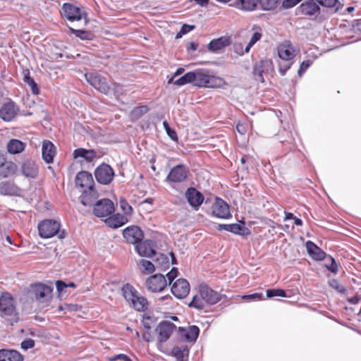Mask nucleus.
<instances>
[{
  "mask_svg": "<svg viewBox=\"0 0 361 361\" xmlns=\"http://www.w3.org/2000/svg\"><path fill=\"white\" fill-rule=\"evenodd\" d=\"M30 292L35 299L39 302L49 301L52 297V288L42 283L32 286Z\"/></svg>",
  "mask_w": 361,
  "mask_h": 361,
  "instance_id": "7",
  "label": "nucleus"
},
{
  "mask_svg": "<svg viewBox=\"0 0 361 361\" xmlns=\"http://www.w3.org/2000/svg\"><path fill=\"white\" fill-rule=\"evenodd\" d=\"M75 159L82 158L88 162H92L94 159H99L100 154L93 149H85L84 148H79L73 152Z\"/></svg>",
  "mask_w": 361,
  "mask_h": 361,
  "instance_id": "22",
  "label": "nucleus"
},
{
  "mask_svg": "<svg viewBox=\"0 0 361 361\" xmlns=\"http://www.w3.org/2000/svg\"><path fill=\"white\" fill-rule=\"evenodd\" d=\"M302 14L313 16L319 13L320 8L314 0H307L298 8Z\"/></svg>",
  "mask_w": 361,
  "mask_h": 361,
  "instance_id": "25",
  "label": "nucleus"
},
{
  "mask_svg": "<svg viewBox=\"0 0 361 361\" xmlns=\"http://www.w3.org/2000/svg\"><path fill=\"white\" fill-rule=\"evenodd\" d=\"M163 125L164 126V128L168 134V135L173 140H177V135L175 130H172L169 123L165 121L163 122Z\"/></svg>",
  "mask_w": 361,
  "mask_h": 361,
  "instance_id": "48",
  "label": "nucleus"
},
{
  "mask_svg": "<svg viewBox=\"0 0 361 361\" xmlns=\"http://www.w3.org/2000/svg\"><path fill=\"white\" fill-rule=\"evenodd\" d=\"M61 15L70 21H78L84 18V25L87 23L85 13L71 4L66 3L63 5Z\"/></svg>",
  "mask_w": 361,
  "mask_h": 361,
  "instance_id": "4",
  "label": "nucleus"
},
{
  "mask_svg": "<svg viewBox=\"0 0 361 361\" xmlns=\"http://www.w3.org/2000/svg\"><path fill=\"white\" fill-rule=\"evenodd\" d=\"M71 32L74 34L76 37H80L82 39H90V34L82 30H75L73 28H70Z\"/></svg>",
  "mask_w": 361,
  "mask_h": 361,
  "instance_id": "47",
  "label": "nucleus"
},
{
  "mask_svg": "<svg viewBox=\"0 0 361 361\" xmlns=\"http://www.w3.org/2000/svg\"><path fill=\"white\" fill-rule=\"evenodd\" d=\"M236 130L242 135H243L246 131L245 126L242 123L237 124Z\"/></svg>",
  "mask_w": 361,
  "mask_h": 361,
  "instance_id": "62",
  "label": "nucleus"
},
{
  "mask_svg": "<svg viewBox=\"0 0 361 361\" xmlns=\"http://www.w3.org/2000/svg\"><path fill=\"white\" fill-rule=\"evenodd\" d=\"M157 262L163 268H166L169 266V262L167 257L164 255H161V259H157Z\"/></svg>",
  "mask_w": 361,
  "mask_h": 361,
  "instance_id": "55",
  "label": "nucleus"
},
{
  "mask_svg": "<svg viewBox=\"0 0 361 361\" xmlns=\"http://www.w3.org/2000/svg\"><path fill=\"white\" fill-rule=\"evenodd\" d=\"M193 72H188L183 76L176 80L173 83L176 85L181 86L188 83L193 82Z\"/></svg>",
  "mask_w": 361,
  "mask_h": 361,
  "instance_id": "41",
  "label": "nucleus"
},
{
  "mask_svg": "<svg viewBox=\"0 0 361 361\" xmlns=\"http://www.w3.org/2000/svg\"><path fill=\"white\" fill-rule=\"evenodd\" d=\"M56 289L59 292H61L65 288H67L66 283L62 281H57L56 283Z\"/></svg>",
  "mask_w": 361,
  "mask_h": 361,
  "instance_id": "60",
  "label": "nucleus"
},
{
  "mask_svg": "<svg viewBox=\"0 0 361 361\" xmlns=\"http://www.w3.org/2000/svg\"><path fill=\"white\" fill-rule=\"evenodd\" d=\"M178 269L176 268H173L167 274L166 276L169 281V284L171 283L172 281L177 276Z\"/></svg>",
  "mask_w": 361,
  "mask_h": 361,
  "instance_id": "56",
  "label": "nucleus"
},
{
  "mask_svg": "<svg viewBox=\"0 0 361 361\" xmlns=\"http://www.w3.org/2000/svg\"><path fill=\"white\" fill-rule=\"evenodd\" d=\"M17 107L13 102L5 103L0 109V117L6 121H11L17 114Z\"/></svg>",
  "mask_w": 361,
  "mask_h": 361,
  "instance_id": "21",
  "label": "nucleus"
},
{
  "mask_svg": "<svg viewBox=\"0 0 361 361\" xmlns=\"http://www.w3.org/2000/svg\"><path fill=\"white\" fill-rule=\"evenodd\" d=\"M176 328V325L169 321L161 322L157 329L159 332V341L160 342H165L167 341Z\"/></svg>",
  "mask_w": 361,
  "mask_h": 361,
  "instance_id": "18",
  "label": "nucleus"
},
{
  "mask_svg": "<svg viewBox=\"0 0 361 361\" xmlns=\"http://www.w3.org/2000/svg\"><path fill=\"white\" fill-rule=\"evenodd\" d=\"M93 211L97 217L104 218L113 214L115 207L112 201L109 199H102L94 204Z\"/></svg>",
  "mask_w": 361,
  "mask_h": 361,
  "instance_id": "8",
  "label": "nucleus"
},
{
  "mask_svg": "<svg viewBox=\"0 0 361 361\" xmlns=\"http://www.w3.org/2000/svg\"><path fill=\"white\" fill-rule=\"evenodd\" d=\"M201 290V295L204 298L206 305H214L218 302L221 300L220 295L213 290L206 284H200L199 286Z\"/></svg>",
  "mask_w": 361,
  "mask_h": 361,
  "instance_id": "16",
  "label": "nucleus"
},
{
  "mask_svg": "<svg viewBox=\"0 0 361 361\" xmlns=\"http://www.w3.org/2000/svg\"><path fill=\"white\" fill-rule=\"evenodd\" d=\"M306 248L309 255L315 260H322L326 258V253L312 241L306 243Z\"/></svg>",
  "mask_w": 361,
  "mask_h": 361,
  "instance_id": "28",
  "label": "nucleus"
},
{
  "mask_svg": "<svg viewBox=\"0 0 361 361\" xmlns=\"http://www.w3.org/2000/svg\"><path fill=\"white\" fill-rule=\"evenodd\" d=\"M204 300V298L201 295V290L200 287H198V293L193 296L192 301L189 303V306L197 310H203L207 306Z\"/></svg>",
  "mask_w": 361,
  "mask_h": 361,
  "instance_id": "37",
  "label": "nucleus"
},
{
  "mask_svg": "<svg viewBox=\"0 0 361 361\" xmlns=\"http://www.w3.org/2000/svg\"><path fill=\"white\" fill-rule=\"evenodd\" d=\"M23 81L26 82L31 88L32 93L37 94L39 92V89L37 87V83L34 81V80L30 75V71L28 70H24L23 71Z\"/></svg>",
  "mask_w": 361,
  "mask_h": 361,
  "instance_id": "39",
  "label": "nucleus"
},
{
  "mask_svg": "<svg viewBox=\"0 0 361 361\" xmlns=\"http://www.w3.org/2000/svg\"><path fill=\"white\" fill-rule=\"evenodd\" d=\"M192 72L194 85L199 87L218 88L225 84L224 79L210 75L207 70L200 69Z\"/></svg>",
  "mask_w": 361,
  "mask_h": 361,
  "instance_id": "1",
  "label": "nucleus"
},
{
  "mask_svg": "<svg viewBox=\"0 0 361 361\" xmlns=\"http://www.w3.org/2000/svg\"><path fill=\"white\" fill-rule=\"evenodd\" d=\"M23 356L14 350H0V361H22Z\"/></svg>",
  "mask_w": 361,
  "mask_h": 361,
  "instance_id": "33",
  "label": "nucleus"
},
{
  "mask_svg": "<svg viewBox=\"0 0 361 361\" xmlns=\"http://www.w3.org/2000/svg\"><path fill=\"white\" fill-rule=\"evenodd\" d=\"M148 107L147 106H141L135 108L131 112V116L137 119L141 117L143 114H146L148 111Z\"/></svg>",
  "mask_w": 361,
  "mask_h": 361,
  "instance_id": "42",
  "label": "nucleus"
},
{
  "mask_svg": "<svg viewBox=\"0 0 361 361\" xmlns=\"http://www.w3.org/2000/svg\"><path fill=\"white\" fill-rule=\"evenodd\" d=\"M87 81L95 89L104 94L109 92L110 87L106 79L98 74L87 73L85 75Z\"/></svg>",
  "mask_w": 361,
  "mask_h": 361,
  "instance_id": "11",
  "label": "nucleus"
},
{
  "mask_svg": "<svg viewBox=\"0 0 361 361\" xmlns=\"http://www.w3.org/2000/svg\"><path fill=\"white\" fill-rule=\"evenodd\" d=\"M65 309H67V311L70 312L77 311L78 310V306L72 304H65Z\"/></svg>",
  "mask_w": 361,
  "mask_h": 361,
  "instance_id": "61",
  "label": "nucleus"
},
{
  "mask_svg": "<svg viewBox=\"0 0 361 361\" xmlns=\"http://www.w3.org/2000/svg\"><path fill=\"white\" fill-rule=\"evenodd\" d=\"M42 158L46 163L53 162L56 155V148L53 143L49 140H44L42 147Z\"/></svg>",
  "mask_w": 361,
  "mask_h": 361,
  "instance_id": "23",
  "label": "nucleus"
},
{
  "mask_svg": "<svg viewBox=\"0 0 361 361\" xmlns=\"http://www.w3.org/2000/svg\"><path fill=\"white\" fill-rule=\"evenodd\" d=\"M235 51L239 55H243L244 53H245V51H243L240 44H235Z\"/></svg>",
  "mask_w": 361,
  "mask_h": 361,
  "instance_id": "63",
  "label": "nucleus"
},
{
  "mask_svg": "<svg viewBox=\"0 0 361 361\" xmlns=\"http://www.w3.org/2000/svg\"><path fill=\"white\" fill-rule=\"evenodd\" d=\"M220 227L227 231L239 235H245L246 233L245 231H247V228L245 226L238 224H224L220 225Z\"/></svg>",
  "mask_w": 361,
  "mask_h": 361,
  "instance_id": "38",
  "label": "nucleus"
},
{
  "mask_svg": "<svg viewBox=\"0 0 361 361\" xmlns=\"http://www.w3.org/2000/svg\"><path fill=\"white\" fill-rule=\"evenodd\" d=\"M212 214L221 219H228L231 216L229 206L224 200L217 198L212 205Z\"/></svg>",
  "mask_w": 361,
  "mask_h": 361,
  "instance_id": "17",
  "label": "nucleus"
},
{
  "mask_svg": "<svg viewBox=\"0 0 361 361\" xmlns=\"http://www.w3.org/2000/svg\"><path fill=\"white\" fill-rule=\"evenodd\" d=\"M262 298V293H254L250 295H245L243 296V299H249V300H261Z\"/></svg>",
  "mask_w": 361,
  "mask_h": 361,
  "instance_id": "58",
  "label": "nucleus"
},
{
  "mask_svg": "<svg viewBox=\"0 0 361 361\" xmlns=\"http://www.w3.org/2000/svg\"><path fill=\"white\" fill-rule=\"evenodd\" d=\"M92 176L87 171L79 172L75 177L76 186L89 188L92 187Z\"/></svg>",
  "mask_w": 361,
  "mask_h": 361,
  "instance_id": "26",
  "label": "nucleus"
},
{
  "mask_svg": "<svg viewBox=\"0 0 361 361\" xmlns=\"http://www.w3.org/2000/svg\"><path fill=\"white\" fill-rule=\"evenodd\" d=\"M264 10H271L276 6L277 0H259L258 2Z\"/></svg>",
  "mask_w": 361,
  "mask_h": 361,
  "instance_id": "43",
  "label": "nucleus"
},
{
  "mask_svg": "<svg viewBox=\"0 0 361 361\" xmlns=\"http://www.w3.org/2000/svg\"><path fill=\"white\" fill-rule=\"evenodd\" d=\"M123 235L128 243L135 245L144 237L142 231L137 226H131L125 228L123 231Z\"/></svg>",
  "mask_w": 361,
  "mask_h": 361,
  "instance_id": "12",
  "label": "nucleus"
},
{
  "mask_svg": "<svg viewBox=\"0 0 361 361\" xmlns=\"http://www.w3.org/2000/svg\"><path fill=\"white\" fill-rule=\"evenodd\" d=\"M120 206L125 214L128 215L132 212L131 206L124 200H120Z\"/></svg>",
  "mask_w": 361,
  "mask_h": 361,
  "instance_id": "51",
  "label": "nucleus"
},
{
  "mask_svg": "<svg viewBox=\"0 0 361 361\" xmlns=\"http://www.w3.org/2000/svg\"><path fill=\"white\" fill-rule=\"evenodd\" d=\"M20 189L11 181H3L0 183V194L3 195H18Z\"/></svg>",
  "mask_w": 361,
  "mask_h": 361,
  "instance_id": "27",
  "label": "nucleus"
},
{
  "mask_svg": "<svg viewBox=\"0 0 361 361\" xmlns=\"http://www.w3.org/2000/svg\"><path fill=\"white\" fill-rule=\"evenodd\" d=\"M255 31L252 34L249 43L246 46L245 49V52L247 53L249 52L250 48L257 42L259 41L262 37V31L261 29L257 27L255 29Z\"/></svg>",
  "mask_w": 361,
  "mask_h": 361,
  "instance_id": "40",
  "label": "nucleus"
},
{
  "mask_svg": "<svg viewBox=\"0 0 361 361\" xmlns=\"http://www.w3.org/2000/svg\"><path fill=\"white\" fill-rule=\"evenodd\" d=\"M185 196L189 204L194 208H198L204 200V197L200 192L194 188H188Z\"/></svg>",
  "mask_w": 361,
  "mask_h": 361,
  "instance_id": "19",
  "label": "nucleus"
},
{
  "mask_svg": "<svg viewBox=\"0 0 361 361\" xmlns=\"http://www.w3.org/2000/svg\"><path fill=\"white\" fill-rule=\"evenodd\" d=\"M195 27V25H190L184 24L180 29L181 33L186 34V33L190 32L191 30H194Z\"/></svg>",
  "mask_w": 361,
  "mask_h": 361,
  "instance_id": "59",
  "label": "nucleus"
},
{
  "mask_svg": "<svg viewBox=\"0 0 361 361\" xmlns=\"http://www.w3.org/2000/svg\"><path fill=\"white\" fill-rule=\"evenodd\" d=\"M60 223L51 219L42 221L38 226L39 234L42 238H49L59 233Z\"/></svg>",
  "mask_w": 361,
  "mask_h": 361,
  "instance_id": "5",
  "label": "nucleus"
},
{
  "mask_svg": "<svg viewBox=\"0 0 361 361\" xmlns=\"http://www.w3.org/2000/svg\"><path fill=\"white\" fill-rule=\"evenodd\" d=\"M312 61L311 60H307L302 62L300 64V68L298 71V75L302 76V74L305 72V71L310 66Z\"/></svg>",
  "mask_w": 361,
  "mask_h": 361,
  "instance_id": "50",
  "label": "nucleus"
},
{
  "mask_svg": "<svg viewBox=\"0 0 361 361\" xmlns=\"http://www.w3.org/2000/svg\"><path fill=\"white\" fill-rule=\"evenodd\" d=\"M360 298L358 296H355L350 299V302L353 304H357L360 302Z\"/></svg>",
  "mask_w": 361,
  "mask_h": 361,
  "instance_id": "64",
  "label": "nucleus"
},
{
  "mask_svg": "<svg viewBox=\"0 0 361 361\" xmlns=\"http://www.w3.org/2000/svg\"><path fill=\"white\" fill-rule=\"evenodd\" d=\"M266 293L267 298H273L275 296L286 297V292L282 289H268Z\"/></svg>",
  "mask_w": 361,
  "mask_h": 361,
  "instance_id": "45",
  "label": "nucleus"
},
{
  "mask_svg": "<svg viewBox=\"0 0 361 361\" xmlns=\"http://www.w3.org/2000/svg\"><path fill=\"white\" fill-rule=\"evenodd\" d=\"M97 192L93 186L85 190L80 196V202L85 206H90L96 202Z\"/></svg>",
  "mask_w": 361,
  "mask_h": 361,
  "instance_id": "30",
  "label": "nucleus"
},
{
  "mask_svg": "<svg viewBox=\"0 0 361 361\" xmlns=\"http://www.w3.org/2000/svg\"><path fill=\"white\" fill-rule=\"evenodd\" d=\"M34 345L35 341L31 338L26 339L21 343V348L24 350L32 348Z\"/></svg>",
  "mask_w": 361,
  "mask_h": 361,
  "instance_id": "54",
  "label": "nucleus"
},
{
  "mask_svg": "<svg viewBox=\"0 0 361 361\" xmlns=\"http://www.w3.org/2000/svg\"><path fill=\"white\" fill-rule=\"evenodd\" d=\"M0 312L1 317H11V320L17 321L15 300L8 293H3L0 296Z\"/></svg>",
  "mask_w": 361,
  "mask_h": 361,
  "instance_id": "3",
  "label": "nucleus"
},
{
  "mask_svg": "<svg viewBox=\"0 0 361 361\" xmlns=\"http://www.w3.org/2000/svg\"><path fill=\"white\" fill-rule=\"evenodd\" d=\"M279 58L286 61H290L296 55V50L290 41H284L277 47Z\"/></svg>",
  "mask_w": 361,
  "mask_h": 361,
  "instance_id": "13",
  "label": "nucleus"
},
{
  "mask_svg": "<svg viewBox=\"0 0 361 361\" xmlns=\"http://www.w3.org/2000/svg\"><path fill=\"white\" fill-rule=\"evenodd\" d=\"M140 265L147 274H151L154 271V265L149 261L146 259H142L140 261Z\"/></svg>",
  "mask_w": 361,
  "mask_h": 361,
  "instance_id": "44",
  "label": "nucleus"
},
{
  "mask_svg": "<svg viewBox=\"0 0 361 361\" xmlns=\"http://www.w3.org/2000/svg\"><path fill=\"white\" fill-rule=\"evenodd\" d=\"M18 169L17 165L11 161H5L0 164V176L7 178L13 175Z\"/></svg>",
  "mask_w": 361,
  "mask_h": 361,
  "instance_id": "32",
  "label": "nucleus"
},
{
  "mask_svg": "<svg viewBox=\"0 0 361 361\" xmlns=\"http://www.w3.org/2000/svg\"><path fill=\"white\" fill-rule=\"evenodd\" d=\"M320 5L325 7H334L337 3V0H315Z\"/></svg>",
  "mask_w": 361,
  "mask_h": 361,
  "instance_id": "53",
  "label": "nucleus"
},
{
  "mask_svg": "<svg viewBox=\"0 0 361 361\" xmlns=\"http://www.w3.org/2000/svg\"><path fill=\"white\" fill-rule=\"evenodd\" d=\"M135 249L138 255L142 257H151L155 254L152 243L150 240H141L135 245Z\"/></svg>",
  "mask_w": 361,
  "mask_h": 361,
  "instance_id": "24",
  "label": "nucleus"
},
{
  "mask_svg": "<svg viewBox=\"0 0 361 361\" xmlns=\"http://www.w3.org/2000/svg\"><path fill=\"white\" fill-rule=\"evenodd\" d=\"M189 173V169L183 164L173 166L166 176L165 181L169 184L180 183L185 181Z\"/></svg>",
  "mask_w": 361,
  "mask_h": 361,
  "instance_id": "6",
  "label": "nucleus"
},
{
  "mask_svg": "<svg viewBox=\"0 0 361 361\" xmlns=\"http://www.w3.org/2000/svg\"><path fill=\"white\" fill-rule=\"evenodd\" d=\"M259 0H237L236 6L245 11H253L256 8Z\"/></svg>",
  "mask_w": 361,
  "mask_h": 361,
  "instance_id": "36",
  "label": "nucleus"
},
{
  "mask_svg": "<svg viewBox=\"0 0 361 361\" xmlns=\"http://www.w3.org/2000/svg\"><path fill=\"white\" fill-rule=\"evenodd\" d=\"M297 4H298L297 0H283V6L289 8L295 6Z\"/></svg>",
  "mask_w": 361,
  "mask_h": 361,
  "instance_id": "57",
  "label": "nucleus"
},
{
  "mask_svg": "<svg viewBox=\"0 0 361 361\" xmlns=\"http://www.w3.org/2000/svg\"><path fill=\"white\" fill-rule=\"evenodd\" d=\"M25 143L18 139H11L7 144V150L11 154H20L24 151Z\"/></svg>",
  "mask_w": 361,
  "mask_h": 361,
  "instance_id": "34",
  "label": "nucleus"
},
{
  "mask_svg": "<svg viewBox=\"0 0 361 361\" xmlns=\"http://www.w3.org/2000/svg\"><path fill=\"white\" fill-rule=\"evenodd\" d=\"M94 176L99 183L106 185L112 181L114 172L109 165L102 164L95 169Z\"/></svg>",
  "mask_w": 361,
  "mask_h": 361,
  "instance_id": "9",
  "label": "nucleus"
},
{
  "mask_svg": "<svg viewBox=\"0 0 361 361\" xmlns=\"http://www.w3.org/2000/svg\"><path fill=\"white\" fill-rule=\"evenodd\" d=\"M293 62L287 61V63H280L279 66V72L282 75H284L286 73V71L290 68L292 66Z\"/></svg>",
  "mask_w": 361,
  "mask_h": 361,
  "instance_id": "52",
  "label": "nucleus"
},
{
  "mask_svg": "<svg viewBox=\"0 0 361 361\" xmlns=\"http://www.w3.org/2000/svg\"><path fill=\"white\" fill-rule=\"evenodd\" d=\"M326 259L327 260H329L330 262L329 264H325L326 268L328 269L329 271H331L332 273L337 274L338 265H337L335 259L331 256H328Z\"/></svg>",
  "mask_w": 361,
  "mask_h": 361,
  "instance_id": "46",
  "label": "nucleus"
},
{
  "mask_svg": "<svg viewBox=\"0 0 361 361\" xmlns=\"http://www.w3.org/2000/svg\"><path fill=\"white\" fill-rule=\"evenodd\" d=\"M147 288L153 292L162 291L167 286V281L162 274H154L149 276L146 281Z\"/></svg>",
  "mask_w": 361,
  "mask_h": 361,
  "instance_id": "10",
  "label": "nucleus"
},
{
  "mask_svg": "<svg viewBox=\"0 0 361 361\" xmlns=\"http://www.w3.org/2000/svg\"><path fill=\"white\" fill-rule=\"evenodd\" d=\"M171 293L177 298H184L190 293V285L188 281L185 279H179L176 280L171 286Z\"/></svg>",
  "mask_w": 361,
  "mask_h": 361,
  "instance_id": "14",
  "label": "nucleus"
},
{
  "mask_svg": "<svg viewBox=\"0 0 361 361\" xmlns=\"http://www.w3.org/2000/svg\"><path fill=\"white\" fill-rule=\"evenodd\" d=\"M199 328L196 326H190L187 328L179 327L178 334L180 337L188 341H195L199 335Z\"/></svg>",
  "mask_w": 361,
  "mask_h": 361,
  "instance_id": "20",
  "label": "nucleus"
},
{
  "mask_svg": "<svg viewBox=\"0 0 361 361\" xmlns=\"http://www.w3.org/2000/svg\"><path fill=\"white\" fill-rule=\"evenodd\" d=\"M109 361H133L126 354H118L111 357H108Z\"/></svg>",
  "mask_w": 361,
  "mask_h": 361,
  "instance_id": "49",
  "label": "nucleus"
},
{
  "mask_svg": "<svg viewBox=\"0 0 361 361\" xmlns=\"http://www.w3.org/2000/svg\"><path fill=\"white\" fill-rule=\"evenodd\" d=\"M171 354L177 361H187L189 349L186 345L176 346L172 349Z\"/></svg>",
  "mask_w": 361,
  "mask_h": 361,
  "instance_id": "35",
  "label": "nucleus"
},
{
  "mask_svg": "<svg viewBox=\"0 0 361 361\" xmlns=\"http://www.w3.org/2000/svg\"><path fill=\"white\" fill-rule=\"evenodd\" d=\"M231 44V39L227 37H221L212 40L208 44V49L212 52H216Z\"/></svg>",
  "mask_w": 361,
  "mask_h": 361,
  "instance_id": "31",
  "label": "nucleus"
},
{
  "mask_svg": "<svg viewBox=\"0 0 361 361\" xmlns=\"http://www.w3.org/2000/svg\"><path fill=\"white\" fill-rule=\"evenodd\" d=\"M20 173L27 178H36L39 173V166L31 159L25 160L20 166Z\"/></svg>",
  "mask_w": 361,
  "mask_h": 361,
  "instance_id": "15",
  "label": "nucleus"
},
{
  "mask_svg": "<svg viewBox=\"0 0 361 361\" xmlns=\"http://www.w3.org/2000/svg\"><path fill=\"white\" fill-rule=\"evenodd\" d=\"M123 295L125 299L137 311L144 310L147 306L146 298L140 295L134 287L126 284L122 288Z\"/></svg>",
  "mask_w": 361,
  "mask_h": 361,
  "instance_id": "2",
  "label": "nucleus"
},
{
  "mask_svg": "<svg viewBox=\"0 0 361 361\" xmlns=\"http://www.w3.org/2000/svg\"><path fill=\"white\" fill-rule=\"evenodd\" d=\"M105 219L106 225L111 228H117L122 226L128 222V218L120 214L110 215Z\"/></svg>",
  "mask_w": 361,
  "mask_h": 361,
  "instance_id": "29",
  "label": "nucleus"
}]
</instances>
